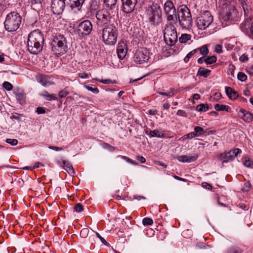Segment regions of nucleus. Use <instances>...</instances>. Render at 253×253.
<instances>
[{"label": "nucleus", "mask_w": 253, "mask_h": 253, "mask_svg": "<svg viewBox=\"0 0 253 253\" xmlns=\"http://www.w3.org/2000/svg\"><path fill=\"white\" fill-rule=\"evenodd\" d=\"M43 42V36L41 31L38 29L34 30L28 36V49L32 54H37L42 51Z\"/></svg>", "instance_id": "1"}, {"label": "nucleus", "mask_w": 253, "mask_h": 253, "mask_svg": "<svg viewBox=\"0 0 253 253\" xmlns=\"http://www.w3.org/2000/svg\"><path fill=\"white\" fill-rule=\"evenodd\" d=\"M178 13L177 20L180 27L183 29H191L193 19L189 8L185 5H181L178 6Z\"/></svg>", "instance_id": "2"}, {"label": "nucleus", "mask_w": 253, "mask_h": 253, "mask_svg": "<svg viewBox=\"0 0 253 253\" xmlns=\"http://www.w3.org/2000/svg\"><path fill=\"white\" fill-rule=\"evenodd\" d=\"M21 20L22 17L18 13L13 11L8 13L4 22L5 30L9 32L16 31L19 28Z\"/></svg>", "instance_id": "3"}, {"label": "nucleus", "mask_w": 253, "mask_h": 253, "mask_svg": "<svg viewBox=\"0 0 253 253\" xmlns=\"http://www.w3.org/2000/svg\"><path fill=\"white\" fill-rule=\"evenodd\" d=\"M67 41L65 37L61 34L53 37L51 42V51L56 55L64 54L67 51Z\"/></svg>", "instance_id": "4"}, {"label": "nucleus", "mask_w": 253, "mask_h": 253, "mask_svg": "<svg viewBox=\"0 0 253 253\" xmlns=\"http://www.w3.org/2000/svg\"><path fill=\"white\" fill-rule=\"evenodd\" d=\"M118 30L114 24L107 25L102 29V39L106 44L113 45L118 37Z\"/></svg>", "instance_id": "5"}, {"label": "nucleus", "mask_w": 253, "mask_h": 253, "mask_svg": "<svg viewBox=\"0 0 253 253\" xmlns=\"http://www.w3.org/2000/svg\"><path fill=\"white\" fill-rule=\"evenodd\" d=\"M164 40L169 45L172 46L177 41L176 28L172 23L166 25L164 32Z\"/></svg>", "instance_id": "6"}, {"label": "nucleus", "mask_w": 253, "mask_h": 253, "mask_svg": "<svg viewBox=\"0 0 253 253\" xmlns=\"http://www.w3.org/2000/svg\"><path fill=\"white\" fill-rule=\"evenodd\" d=\"M213 17L209 11H204L197 20L198 28L202 30H205L212 22Z\"/></svg>", "instance_id": "7"}, {"label": "nucleus", "mask_w": 253, "mask_h": 253, "mask_svg": "<svg viewBox=\"0 0 253 253\" xmlns=\"http://www.w3.org/2000/svg\"><path fill=\"white\" fill-rule=\"evenodd\" d=\"M164 11L167 18L169 21H174L177 20L178 13V7L177 10L173 2L170 0H167L164 4Z\"/></svg>", "instance_id": "8"}, {"label": "nucleus", "mask_w": 253, "mask_h": 253, "mask_svg": "<svg viewBox=\"0 0 253 253\" xmlns=\"http://www.w3.org/2000/svg\"><path fill=\"white\" fill-rule=\"evenodd\" d=\"M148 19L151 24L157 26L162 22V11L160 7H151L148 10Z\"/></svg>", "instance_id": "9"}, {"label": "nucleus", "mask_w": 253, "mask_h": 253, "mask_svg": "<svg viewBox=\"0 0 253 253\" xmlns=\"http://www.w3.org/2000/svg\"><path fill=\"white\" fill-rule=\"evenodd\" d=\"M95 16L97 25L101 27L108 24L112 18L110 12L105 9L98 10L96 13Z\"/></svg>", "instance_id": "10"}, {"label": "nucleus", "mask_w": 253, "mask_h": 253, "mask_svg": "<svg viewBox=\"0 0 253 253\" xmlns=\"http://www.w3.org/2000/svg\"><path fill=\"white\" fill-rule=\"evenodd\" d=\"M92 30L91 22L88 20H85L80 22L77 29V33L80 37H84L89 35Z\"/></svg>", "instance_id": "11"}, {"label": "nucleus", "mask_w": 253, "mask_h": 253, "mask_svg": "<svg viewBox=\"0 0 253 253\" xmlns=\"http://www.w3.org/2000/svg\"><path fill=\"white\" fill-rule=\"evenodd\" d=\"M149 58L148 50L144 48L137 49L134 56L135 63L141 64L148 61Z\"/></svg>", "instance_id": "12"}, {"label": "nucleus", "mask_w": 253, "mask_h": 253, "mask_svg": "<svg viewBox=\"0 0 253 253\" xmlns=\"http://www.w3.org/2000/svg\"><path fill=\"white\" fill-rule=\"evenodd\" d=\"M122 4L121 9L126 13L132 12L138 3V0H121Z\"/></svg>", "instance_id": "13"}, {"label": "nucleus", "mask_w": 253, "mask_h": 253, "mask_svg": "<svg viewBox=\"0 0 253 253\" xmlns=\"http://www.w3.org/2000/svg\"><path fill=\"white\" fill-rule=\"evenodd\" d=\"M66 3V1L65 0H52L51 7L53 13L57 15L62 13Z\"/></svg>", "instance_id": "14"}, {"label": "nucleus", "mask_w": 253, "mask_h": 253, "mask_svg": "<svg viewBox=\"0 0 253 253\" xmlns=\"http://www.w3.org/2000/svg\"><path fill=\"white\" fill-rule=\"evenodd\" d=\"M239 18V13L236 8L233 5L229 6L226 9V13L224 16L225 20H237Z\"/></svg>", "instance_id": "15"}, {"label": "nucleus", "mask_w": 253, "mask_h": 253, "mask_svg": "<svg viewBox=\"0 0 253 253\" xmlns=\"http://www.w3.org/2000/svg\"><path fill=\"white\" fill-rule=\"evenodd\" d=\"M242 151L240 149L236 148L233 151H230L226 153L221 154L220 155V158L221 159H224L223 163H227L228 161L233 160L234 157L237 156Z\"/></svg>", "instance_id": "16"}, {"label": "nucleus", "mask_w": 253, "mask_h": 253, "mask_svg": "<svg viewBox=\"0 0 253 253\" xmlns=\"http://www.w3.org/2000/svg\"><path fill=\"white\" fill-rule=\"evenodd\" d=\"M127 50V45L124 42L119 43L117 49V52L120 59L122 60L126 57Z\"/></svg>", "instance_id": "17"}, {"label": "nucleus", "mask_w": 253, "mask_h": 253, "mask_svg": "<svg viewBox=\"0 0 253 253\" xmlns=\"http://www.w3.org/2000/svg\"><path fill=\"white\" fill-rule=\"evenodd\" d=\"M239 117L246 122H251L253 120V115L244 109H241L239 113Z\"/></svg>", "instance_id": "18"}, {"label": "nucleus", "mask_w": 253, "mask_h": 253, "mask_svg": "<svg viewBox=\"0 0 253 253\" xmlns=\"http://www.w3.org/2000/svg\"><path fill=\"white\" fill-rule=\"evenodd\" d=\"M197 159V155L188 156L181 155L177 157V160L182 163H190L196 160Z\"/></svg>", "instance_id": "19"}, {"label": "nucleus", "mask_w": 253, "mask_h": 253, "mask_svg": "<svg viewBox=\"0 0 253 253\" xmlns=\"http://www.w3.org/2000/svg\"><path fill=\"white\" fill-rule=\"evenodd\" d=\"M225 92L228 97L232 100L236 99L238 97V93L230 87H225Z\"/></svg>", "instance_id": "20"}, {"label": "nucleus", "mask_w": 253, "mask_h": 253, "mask_svg": "<svg viewBox=\"0 0 253 253\" xmlns=\"http://www.w3.org/2000/svg\"><path fill=\"white\" fill-rule=\"evenodd\" d=\"M61 165L63 167H65L64 168V169L68 172L69 174H75L74 169L72 166V165L70 163V162L67 160H63L62 161V164Z\"/></svg>", "instance_id": "21"}, {"label": "nucleus", "mask_w": 253, "mask_h": 253, "mask_svg": "<svg viewBox=\"0 0 253 253\" xmlns=\"http://www.w3.org/2000/svg\"><path fill=\"white\" fill-rule=\"evenodd\" d=\"M37 81L40 83L42 85L46 86H49L52 83L48 81L45 76L42 75H39L37 77Z\"/></svg>", "instance_id": "22"}, {"label": "nucleus", "mask_w": 253, "mask_h": 253, "mask_svg": "<svg viewBox=\"0 0 253 253\" xmlns=\"http://www.w3.org/2000/svg\"><path fill=\"white\" fill-rule=\"evenodd\" d=\"M16 97L19 103L23 105L25 103L26 94L23 92H18L16 94Z\"/></svg>", "instance_id": "23"}, {"label": "nucleus", "mask_w": 253, "mask_h": 253, "mask_svg": "<svg viewBox=\"0 0 253 253\" xmlns=\"http://www.w3.org/2000/svg\"><path fill=\"white\" fill-rule=\"evenodd\" d=\"M211 71L203 67H200L198 70V74L204 77H207L210 75Z\"/></svg>", "instance_id": "24"}, {"label": "nucleus", "mask_w": 253, "mask_h": 253, "mask_svg": "<svg viewBox=\"0 0 253 253\" xmlns=\"http://www.w3.org/2000/svg\"><path fill=\"white\" fill-rule=\"evenodd\" d=\"M214 109L217 111H226L228 112L230 107L225 105L216 104L214 105Z\"/></svg>", "instance_id": "25"}, {"label": "nucleus", "mask_w": 253, "mask_h": 253, "mask_svg": "<svg viewBox=\"0 0 253 253\" xmlns=\"http://www.w3.org/2000/svg\"><path fill=\"white\" fill-rule=\"evenodd\" d=\"M104 3L108 7L113 9L115 8L116 6L117 0H104Z\"/></svg>", "instance_id": "26"}, {"label": "nucleus", "mask_w": 253, "mask_h": 253, "mask_svg": "<svg viewBox=\"0 0 253 253\" xmlns=\"http://www.w3.org/2000/svg\"><path fill=\"white\" fill-rule=\"evenodd\" d=\"M197 52L199 51L201 54L204 56H206L209 53V49L206 45H204L201 47H199L196 49Z\"/></svg>", "instance_id": "27"}, {"label": "nucleus", "mask_w": 253, "mask_h": 253, "mask_svg": "<svg viewBox=\"0 0 253 253\" xmlns=\"http://www.w3.org/2000/svg\"><path fill=\"white\" fill-rule=\"evenodd\" d=\"M149 135L150 137H162L164 136V133L162 131L155 129L150 131Z\"/></svg>", "instance_id": "28"}, {"label": "nucleus", "mask_w": 253, "mask_h": 253, "mask_svg": "<svg viewBox=\"0 0 253 253\" xmlns=\"http://www.w3.org/2000/svg\"><path fill=\"white\" fill-rule=\"evenodd\" d=\"M243 251L238 247H232L227 250V253H242Z\"/></svg>", "instance_id": "29"}, {"label": "nucleus", "mask_w": 253, "mask_h": 253, "mask_svg": "<svg viewBox=\"0 0 253 253\" xmlns=\"http://www.w3.org/2000/svg\"><path fill=\"white\" fill-rule=\"evenodd\" d=\"M191 36L189 34H182L179 38V41L181 43H186L188 40H190Z\"/></svg>", "instance_id": "30"}, {"label": "nucleus", "mask_w": 253, "mask_h": 253, "mask_svg": "<svg viewBox=\"0 0 253 253\" xmlns=\"http://www.w3.org/2000/svg\"><path fill=\"white\" fill-rule=\"evenodd\" d=\"M197 110L199 112H206L209 109L207 104H201L197 106Z\"/></svg>", "instance_id": "31"}, {"label": "nucleus", "mask_w": 253, "mask_h": 253, "mask_svg": "<svg viewBox=\"0 0 253 253\" xmlns=\"http://www.w3.org/2000/svg\"><path fill=\"white\" fill-rule=\"evenodd\" d=\"M43 95L48 101L57 100V97L55 94H50L47 92H46V93Z\"/></svg>", "instance_id": "32"}, {"label": "nucleus", "mask_w": 253, "mask_h": 253, "mask_svg": "<svg viewBox=\"0 0 253 253\" xmlns=\"http://www.w3.org/2000/svg\"><path fill=\"white\" fill-rule=\"evenodd\" d=\"M194 132L196 137L200 136L202 133L205 132L202 127L198 126H196L194 128Z\"/></svg>", "instance_id": "33"}, {"label": "nucleus", "mask_w": 253, "mask_h": 253, "mask_svg": "<svg viewBox=\"0 0 253 253\" xmlns=\"http://www.w3.org/2000/svg\"><path fill=\"white\" fill-rule=\"evenodd\" d=\"M216 61V57L215 56L208 57L206 58L205 62L207 64H211Z\"/></svg>", "instance_id": "34"}, {"label": "nucleus", "mask_w": 253, "mask_h": 253, "mask_svg": "<svg viewBox=\"0 0 253 253\" xmlns=\"http://www.w3.org/2000/svg\"><path fill=\"white\" fill-rule=\"evenodd\" d=\"M89 229L88 228H83L80 232V236L82 238H86L89 233Z\"/></svg>", "instance_id": "35"}, {"label": "nucleus", "mask_w": 253, "mask_h": 253, "mask_svg": "<svg viewBox=\"0 0 253 253\" xmlns=\"http://www.w3.org/2000/svg\"><path fill=\"white\" fill-rule=\"evenodd\" d=\"M197 52L196 49H195L190 52L189 53H188L186 55V56L184 58V61L185 63H187L188 62L189 59L192 57V56L196 53Z\"/></svg>", "instance_id": "36"}, {"label": "nucleus", "mask_w": 253, "mask_h": 253, "mask_svg": "<svg viewBox=\"0 0 253 253\" xmlns=\"http://www.w3.org/2000/svg\"><path fill=\"white\" fill-rule=\"evenodd\" d=\"M143 224L144 225H151L153 223V220L149 217H145L143 219Z\"/></svg>", "instance_id": "37"}, {"label": "nucleus", "mask_w": 253, "mask_h": 253, "mask_svg": "<svg viewBox=\"0 0 253 253\" xmlns=\"http://www.w3.org/2000/svg\"><path fill=\"white\" fill-rule=\"evenodd\" d=\"M238 79L242 82H244L247 80V76L242 72H239L237 75Z\"/></svg>", "instance_id": "38"}, {"label": "nucleus", "mask_w": 253, "mask_h": 253, "mask_svg": "<svg viewBox=\"0 0 253 253\" xmlns=\"http://www.w3.org/2000/svg\"><path fill=\"white\" fill-rule=\"evenodd\" d=\"M2 86L3 88H4L6 90L8 91L12 90L13 88V86L11 84L8 82H4L2 84Z\"/></svg>", "instance_id": "39"}, {"label": "nucleus", "mask_w": 253, "mask_h": 253, "mask_svg": "<svg viewBox=\"0 0 253 253\" xmlns=\"http://www.w3.org/2000/svg\"><path fill=\"white\" fill-rule=\"evenodd\" d=\"M251 188V184L250 182L247 181L244 183L243 187L242 188V190L245 192L249 191Z\"/></svg>", "instance_id": "40"}, {"label": "nucleus", "mask_w": 253, "mask_h": 253, "mask_svg": "<svg viewBox=\"0 0 253 253\" xmlns=\"http://www.w3.org/2000/svg\"><path fill=\"white\" fill-rule=\"evenodd\" d=\"M84 87L88 91H91L95 94L99 92V89L97 87L93 88L89 85H85Z\"/></svg>", "instance_id": "41"}, {"label": "nucleus", "mask_w": 253, "mask_h": 253, "mask_svg": "<svg viewBox=\"0 0 253 253\" xmlns=\"http://www.w3.org/2000/svg\"><path fill=\"white\" fill-rule=\"evenodd\" d=\"M159 93L162 95L168 96L169 97H172L174 95V92L172 89L168 92H159Z\"/></svg>", "instance_id": "42"}, {"label": "nucleus", "mask_w": 253, "mask_h": 253, "mask_svg": "<svg viewBox=\"0 0 253 253\" xmlns=\"http://www.w3.org/2000/svg\"><path fill=\"white\" fill-rule=\"evenodd\" d=\"M6 142L12 146H15L18 144V140L16 139H7Z\"/></svg>", "instance_id": "43"}, {"label": "nucleus", "mask_w": 253, "mask_h": 253, "mask_svg": "<svg viewBox=\"0 0 253 253\" xmlns=\"http://www.w3.org/2000/svg\"><path fill=\"white\" fill-rule=\"evenodd\" d=\"M253 165V163L251 160L248 158H245L244 161V165L247 167H251Z\"/></svg>", "instance_id": "44"}, {"label": "nucleus", "mask_w": 253, "mask_h": 253, "mask_svg": "<svg viewBox=\"0 0 253 253\" xmlns=\"http://www.w3.org/2000/svg\"><path fill=\"white\" fill-rule=\"evenodd\" d=\"M74 209L77 212H81L83 211V206L80 203H78L74 207Z\"/></svg>", "instance_id": "45"}, {"label": "nucleus", "mask_w": 253, "mask_h": 253, "mask_svg": "<svg viewBox=\"0 0 253 253\" xmlns=\"http://www.w3.org/2000/svg\"><path fill=\"white\" fill-rule=\"evenodd\" d=\"M69 94V92L65 90H62L59 92V96L60 98H64L68 94Z\"/></svg>", "instance_id": "46"}, {"label": "nucleus", "mask_w": 253, "mask_h": 253, "mask_svg": "<svg viewBox=\"0 0 253 253\" xmlns=\"http://www.w3.org/2000/svg\"><path fill=\"white\" fill-rule=\"evenodd\" d=\"M121 158L126 160V162H127L128 163H131V164H134V165H136L137 164V163L134 161H133L132 160L129 159L128 157H126V156H121Z\"/></svg>", "instance_id": "47"}, {"label": "nucleus", "mask_w": 253, "mask_h": 253, "mask_svg": "<svg viewBox=\"0 0 253 253\" xmlns=\"http://www.w3.org/2000/svg\"><path fill=\"white\" fill-rule=\"evenodd\" d=\"M94 233L95 234L96 236L100 240L101 242L103 244H104L105 245H108V243L106 242V241L104 239V238L102 237L99 233H98L97 232H94Z\"/></svg>", "instance_id": "48"}, {"label": "nucleus", "mask_w": 253, "mask_h": 253, "mask_svg": "<svg viewBox=\"0 0 253 253\" xmlns=\"http://www.w3.org/2000/svg\"><path fill=\"white\" fill-rule=\"evenodd\" d=\"M202 185L205 188L208 189L209 190L212 189V187L211 185L207 182H203L202 184Z\"/></svg>", "instance_id": "49"}, {"label": "nucleus", "mask_w": 253, "mask_h": 253, "mask_svg": "<svg viewBox=\"0 0 253 253\" xmlns=\"http://www.w3.org/2000/svg\"><path fill=\"white\" fill-rule=\"evenodd\" d=\"M247 72L250 75L253 74V65H249L246 68Z\"/></svg>", "instance_id": "50"}, {"label": "nucleus", "mask_w": 253, "mask_h": 253, "mask_svg": "<svg viewBox=\"0 0 253 253\" xmlns=\"http://www.w3.org/2000/svg\"><path fill=\"white\" fill-rule=\"evenodd\" d=\"M240 61L242 62H246L248 60L249 58L247 55L243 54L240 57Z\"/></svg>", "instance_id": "51"}, {"label": "nucleus", "mask_w": 253, "mask_h": 253, "mask_svg": "<svg viewBox=\"0 0 253 253\" xmlns=\"http://www.w3.org/2000/svg\"><path fill=\"white\" fill-rule=\"evenodd\" d=\"M215 51L218 53H221L222 52V46L220 44H217L215 46Z\"/></svg>", "instance_id": "52"}, {"label": "nucleus", "mask_w": 253, "mask_h": 253, "mask_svg": "<svg viewBox=\"0 0 253 253\" xmlns=\"http://www.w3.org/2000/svg\"><path fill=\"white\" fill-rule=\"evenodd\" d=\"M32 4H41L43 0H29Z\"/></svg>", "instance_id": "53"}, {"label": "nucleus", "mask_w": 253, "mask_h": 253, "mask_svg": "<svg viewBox=\"0 0 253 253\" xmlns=\"http://www.w3.org/2000/svg\"><path fill=\"white\" fill-rule=\"evenodd\" d=\"M36 112L38 114H42L45 113V109L43 107H39L37 108Z\"/></svg>", "instance_id": "54"}, {"label": "nucleus", "mask_w": 253, "mask_h": 253, "mask_svg": "<svg viewBox=\"0 0 253 253\" xmlns=\"http://www.w3.org/2000/svg\"><path fill=\"white\" fill-rule=\"evenodd\" d=\"M48 148L51 150H53L57 151H60L63 150V149L61 147H55V146H50L48 147Z\"/></svg>", "instance_id": "55"}, {"label": "nucleus", "mask_w": 253, "mask_h": 253, "mask_svg": "<svg viewBox=\"0 0 253 253\" xmlns=\"http://www.w3.org/2000/svg\"><path fill=\"white\" fill-rule=\"evenodd\" d=\"M176 114L180 116H185L186 113L183 110H178L176 113Z\"/></svg>", "instance_id": "56"}, {"label": "nucleus", "mask_w": 253, "mask_h": 253, "mask_svg": "<svg viewBox=\"0 0 253 253\" xmlns=\"http://www.w3.org/2000/svg\"><path fill=\"white\" fill-rule=\"evenodd\" d=\"M187 138L188 139H191L193 137H196L194 132H191L186 134Z\"/></svg>", "instance_id": "57"}, {"label": "nucleus", "mask_w": 253, "mask_h": 253, "mask_svg": "<svg viewBox=\"0 0 253 253\" xmlns=\"http://www.w3.org/2000/svg\"><path fill=\"white\" fill-rule=\"evenodd\" d=\"M137 159L141 163H144L146 161L145 158L143 157V156H137Z\"/></svg>", "instance_id": "58"}, {"label": "nucleus", "mask_w": 253, "mask_h": 253, "mask_svg": "<svg viewBox=\"0 0 253 253\" xmlns=\"http://www.w3.org/2000/svg\"><path fill=\"white\" fill-rule=\"evenodd\" d=\"M99 82L104 84H109L112 83L110 80H99Z\"/></svg>", "instance_id": "59"}, {"label": "nucleus", "mask_w": 253, "mask_h": 253, "mask_svg": "<svg viewBox=\"0 0 253 253\" xmlns=\"http://www.w3.org/2000/svg\"><path fill=\"white\" fill-rule=\"evenodd\" d=\"M205 56H203V57H200V58H199L198 60V63L199 64H202L204 62H205L206 59L205 58Z\"/></svg>", "instance_id": "60"}, {"label": "nucleus", "mask_w": 253, "mask_h": 253, "mask_svg": "<svg viewBox=\"0 0 253 253\" xmlns=\"http://www.w3.org/2000/svg\"><path fill=\"white\" fill-rule=\"evenodd\" d=\"M79 76L81 78H87L88 77V75L85 73H82L79 74Z\"/></svg>", "instance_id": "61"}, {"label": "nucleus", "mask_w": 253, "mask_h": 253, "mask_svg": "<svg viewBox=\"0 0 253 253\" xmlns=\"http://www.w3.org/2000/svg\"><path fill=\"white\" fill-rule=\"evenodd\" d=\"M251 19H247V20H246L245 21L244 24L245 27H250V24H251Z\"/></svg>", "instance_id": "62"}, {"label": "nucleus", "mask_w": 253, "mask_h": 253, "mask_svg": "<svg viewBox=\"0 0 253 253\" xmlns=\"http://www.w3.org/2000/svg\"><path fill=\"white\" fill-rule=\"evenodd\" d=\"M21 116V115L17 113H15V114H13L12 115V118L17 120H20Z\"/></svg>", "instance_id": "63"}, {"label": "nucleus", "mask_w": 253, "mask_h": 253, "mask_svg": "<svg viewBox=\"0 0 253 253\" xmlns=\"http://www.w3.org/2000/svg\"><path fill=\"white\" fill-rule=\"evenodd\" d=\"M250 30L251 32V34H252L251 37L253 39V23H252L251 26H250Z\"/></svg>", "instance_id": "64"}]
</instances>
